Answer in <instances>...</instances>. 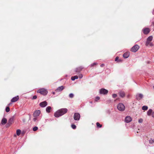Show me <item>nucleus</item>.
Instances as JSON below:
<instances>
[{
  "label": "nucleus",
  "mask_w": 154,
  "mask_h": 154,
  "mask_svg": "<svg viewBox=\"0 0 154 154\" xmlns=\"http://www.w3.org/2000/svg\"><path fill=\"white\" fill-rule=\"evenodd\" d=\"M132 121L131 117L129 116H127L126 117L125 119V121L127 123H129Z\"/></svg>",
  "instance_id": "nucleus-11"
},
{
  "label": "nucleus",
  "mask_w": 154,
  "mask_h": 154,
  "mask_svg": "<svg viewBox=\"0 0 154 154\" xmlns=\"http://www.w3.org/2000/svg\"><path fill=\"white\" fill-rule=\"evenodd\" d=\"M108 91L105 89L102 88L100 89V94H106L108 93Z\"/></svg>",
  "instance_id": "nucleus-6"
},
{
  "label": "nucleus",
  "mask_w": 154,
  "mask_h": 154,
  "mask_svg": "<svg viewBox=\"0 0 154 154\" xmlns=\"http://www.w3.org/2000/svg\"><path fill=\"white\" fill-rule=\"evenodd\" d=\"M82 74H80L79 75V78L80 79H81L82 77Z\"/></svg>",
  "instance_id": "nucleus-35"
},
{
  "label": "nucleus",
  "mask_w": 154,
  "mask_h": 154,
  "mask_svg": "<svg viewBox=\"0 0 154 154\" xmlns=\"http://www.w3.org/2000/svg\"><path fill=\"white\" fill-rule=\"evenodd\" d=\"M37 120V118L36 117H35V118H34L33 119V120L35 122L36 121V120Z\"/></svg>",
  "instance_id": "nucleus-34"
},
{
  "label": "nucleus",
  "mask_w": 154,
  "mask_h": 154,
  "mask_svg": "<svg viewBox=\"0 0 154 154\" xmlns=\"http://www.w3.org/2000/svg\"><path fill=\"white\" fill-rule=\"evenodd\" d=\"M148 107L147 106H143L142 107V109L144 110H146L148 109Z\"/></svg>",
  "instance_id": "nucleus-23"
},
{
  "label": "nucleus",
  "mask_w": 154,
  "mask_h": 154,
  "mask_svg": "<svg viewBox=\"0 0 154 154\" xmlns=\"http://www.w3.org/2000/svg\"><path fill=\"white\" fill-rule=\"evenodd\" d=\"M150 42H149V41L147 40V41L146 42V45L147 46H148L149 45V43H150Z\"/></svg>",
  "instance_id": "nucleus-27"
},
{
  "label": "nucleus",
  "mask_w": 154,
  "mask_h": 154,
  "mask_svg": "<svg viewBox=\"0 0 154 154\" xmlns=\"http://www.w3.org/2000/svg\"><path fill=\"white\" fill-rule=\"evenodd\" d=\"M96 125L97 127L99 128H101L102 127V125L100 124L98 122H97Z\"/></svg>",
  "instance_id": "nucleus-24"
},
{
  "label": "nucleus",
  "mask_w": 154,
  "mask_h": 154,
  "mask_svg": "<svg viewBox=\"0 0 154 154\" xmlns=\"http://www.w3.org/2000/svg\"><path fill=\"white\" fill-rule=\"evenodd\" d=\"M129 56V53L128 52L125 53L123 55L124 57L125 58H128Z\"/></svg>",
  "instance_id": "nucleus-16"
},
{
  "label": "nucleus",
  "mask_w": 154,
  "mask_h": 154,
  "mask_svg": "<svg viewBox=\"0 0 154 154\" xmlns=\"http://www.w3.org/2000/svg\"><path fill=\"white\" fill-rule=\"evenodd\" d=\"M54 116L56 117H59L61 116L60 109L57 110L54 113Z\"/></svg>",
  "instance_id": "nucleus-10"
},
{
  "label": "nucleus",
  "mask_w": 154,
  "mask_h": 154,
  "mask_svg": "<svg viewBox=\"0 0 154 154\" xmlns=\"http://www.w3.org/2000/svg\"><path fill=\"white\" fill-rule=\"evenodd\" d=\"M71 127L73 129H75L76 128V126L74 125H71Z\"/></svg>",
  "instance_id": "nucleus-29"
},
{
  "label": "nucleus",
  "mask_w": 154,
  "mask_h": 154,
  "mask_svg": "<svg viewBox=\"0 0 154 154\" xmlns=\"http://www.w3.org/2000/svg\"><path fill=\"white\" fill-rule=\"evenodd\" d=\"M19 99L18 96L15 97H13L11 100V102H14L17 101Z\"/></svg>",
  "instance_id": "nucleus-13"
},
{
  "label": "nucleus",
  "mask_w": 154,
  "mask_h": 154,
  "mask_svg": "<svg viewBox=\"0 0 154 154\" xmlns=\"http://www.w3.org/2000/svg\"><path fill=\"white\" fill-rule=\"evenodd\" d=\"M153 88L154 89V86H153Z\"/></svg>",
  "instance_id": "nucleus-43"
},
{
  "label": "nucleus",
  "mask_w": 154,
  "mask_h": 154,
  "mask_svg": "<svg viewBox=\"0 0 154 154\" xmlns=\"http://www.w3.org/2000/svg\"><path fill=\"white\" fill-rule=\"evenodd\" d=\"M7 122V119L5 118H3L1 121V124L3 125L5 124Z\"/></svg>",
  "instance_id": "nucleus-14"
},
{
  "label": "nucleus",
  "mask_w": 154,
  "mask_h": 154,
  "mask_svg": "<svg viewBox=\"0 0 154 154\" xmlns=\"http://www.w3.org/2000/svg\"><path fill=\"white\" fill-rule=\"evenodd\" d=\"M100 99V98L99 97H97L95 98V100L96 101H97L98 100H99Z\"/></svg>",
  "instance_id": "nucleus-30"
},
{
  "label": "nucleus",
  "mask_w": 154,
  "mask_h": 154,
  "mask_svg": "<svg viewBox=\"0 0 154 154\" xmlns=\"http://www.w3.org/2000/svg\"><path fill=\"white\" fill-rule=\"evenodd\" d=\"M139 46L136 45L134 46L131 49V51L133 52H136L139 49Z\"/></svg>",
  "instance_id": "nucleus-3"
},
{
  "label": "nucleus",
  "mask_w": 154,
  "mask_h": 154,
  "mask_svg": "<svg viewBox=\"0 0 154 154\" xmlns=\"http://www.w3.org/2000/svg\"><path fill=\"white\" fill-rule=\"evenodd\" d=\"M41 113L40 110H36L33 113V116L34 117H37L39 116Z\"/></svg>",
  "instance_id": "nucleus-7"
},
{
  "label": "nucleus",
  "mask_w": 154,
  "mask_h": 154,
  "mask_svg": "<svg viewBox=\"0 0 154 154\" xmlns=\"http://www.w3.org/2000/svg\"><path fill=\"white\" fill-rule=\"evenodd\" d=\"M37 93H40L41 94L44 95H46L48 93L47 90L44 88H42L39 90L37 91Z\"/></svg>",
  "instance_id": "nucleus-1"
},
{
  "label": "nucleus",
  "mask_w": 154,
  "mask_h": 154,
  "mask_svg": "<svg viewBox=\"0 0 154 154\" xmlns=\"http://www.w3.org/2000/svg\"><path fill=\"white\" fill-rule=\"evenodd\" d=\"M119 95L122 97H123L125 96V94L123 92L121 91L119 92Z\"/></svg>",
  "instance_id": "nucleus-19"
},
{
  "label": "nucleus",
  "mask_w": 154,
  "mask_h": 154,
  "mask_svg": "<svg viewBox=\"0 0 154 154\" xmlns=\"http://www.w3.org/2000/svg\"><path fill=\"white\" fill-rule=\"evenodd\" d=\"M38 128L37 127H34L33 128V130L34 131H35L37 130Z\"/></svg>",
  "instance_id": "nucleus-25"
},
{
  "label": "nucleus",
  "mask_w": 154,
  "mask_h": 154,
  "mask_svg": "<svg viewBox=\"0 0 154 154\" xmlns=\"http://www.w3.org/2000/svg\"><path fill=\"white\" fill-rule=\"evenodd\" d=\"M152 116L153 117H154V111L152 112Z\"/></svg>",
  "instance_id": "nucleus-40"
},
{
  "label": "nucleus",
  "mask_w": 154,
  "mask_h": 154,
  "mask_svg": "<svg viewBox=\"0 0 154 154\" xmlns=\"http://www.w3.org/2000/svg\"><path fill=\"white\" fill-rule=\"evenodd\" d=\"M60 110L62 116L67 112L68 109L66 108H63L60 109Z\"/></svg>",
  "instance_id": "nucleus-5"
},
{
  "label": "nucleus",
  "mask_w": 154,
  "mask_h": 154,
  "mask_svg": "<svg viewBox=\"0 0 154 154\" xmlns=\"http://www.w3.org/2000/svg\"><path fill=\"white\" fill-rule=\"evenodd\" d=\"M113 98H115L117 97V95L116 94H113L112 95Z\"/></svg>",
  "instance_id": "nucleus-33"
},
{
  "label": "nucleus",
  "mask_w": 154,
  "mask_h": 154,
  "mask_svg": "<svg viewBox=\"0 0 154 154\" xmlns=\"http://www.w3.org/2000/svg\"><path fill=\"white\" fill-rule=\"evenodd\" d=\"M52 93L53 94H55V93L54 92H53Z\"/></svg>",
  "instance_id": "nucleus-42"
},
{
  "label": "nucleus",
  "mask_w": 154,
  "mask_h": 154,
  "mask_svg": "<svg viewBox=\"0 0 154 154\" xmlns=\"http://www.w3.org/2000/svg\"><path fill=\"white\" fill-rule=\"evenodd\" d=\"M5 110H6V111L7 112H9L10 111L9 108L8 107H7L6 108Z\"/></svg>",
  "instance_id": "nucleus-26"
},
{
  "label": "nucleus",
  "mask_w": 154,
  "mask_h": 154,
  "mask_svg": "<svg viewBox=\"0 0 154 154\" xmlns=\"http://www.w3.org/2000/svg\"><path fill=\"white\" fill-rule=\"evenodd\" d=\"M64 89V87L63 86H62L58 87L56 90L57 91H60Z\"/></svg>",
  "instance_id": "nucleus-15"
},
{
  "label": "nucleus",
  "mask_w": 154,
  "mask_h": 154,
  "mask_svg": "<svg viewBox=\"0 0 154 154\" xmlns=\"http://www.w3.org/2000/svg\"><path fill=\"white\" fill-rule=\"evenodd\" d=\"M47 104V102L46 101H44L40 103L39 104V105L42 107H44L46 106Z\"/></svg>",
  "instance_id": "nucleus-8"
},
{
  "label": "nucleus",
  "mask_w": 154,
  "mask_h": 154,
  "mask_svg": "<svg viewBox=\"0 0 154 154\" xmlns=\"http://www.w3.org/2000/svg\"><path fill=\"white\" fill-rule=\"evenodd\" d=\"M152 109H149L147 112V114L148 116H152Z\"/></svg>",
  "instance_id": "nucleus-17"
},
{
  "label": "nucleus",
  "mask_w": 154,
  "mask_h": 154,
  "mask_svg": "<svg viewBox=\"0 0 154 154\" xmlns=\"http://www.w3.org/2000/svg\"><path fill=\"white\" fill-rule=\"evenodd\" d=\"M143 121V120L142 119H140L138 120V122L140 123H142Z\"/></svg>",
  "instance_id": "nucleus-32"
},
{
  "label": "nucleus",
  "mask_w": 154,
  "mask_h": 154,
  "mask_svg": "<svg viewBox=\"0 0 154 154\" xmlns=\"http://www.w3.org/2000/svg\"><path fill=\"white\" fill-rule=\"evenodd\" d=\"M143 31L144 34H147L150 32V30L149 28H146L143 29Z\"/></svg>",
  "instance_id": "nucleus-9"
},
{
  "label": "nucleus",
  "mask_w": 154,
  "mask_h": 154,
  "mask_svg": "<svg viewBox=\"0 0 154 154\" xmlns=\"http://www.w3.org/2000/svg\"><path fill=\"white\" fill-rule=\"evenodd\" d=\"M149 45H150V46H152L153 45V44L152 43L150 42L149 43Z\"/></svg>",
  "instance_id": "nucleus-38"
},
{
  "label": "nucleus",
  "mask_w": 154,
  "mask_h": 154,
  "mask_svg": "<svg viewBox=\"0 0 154 154\" xmlns=\"http://www.w3.org/2000/svg\"><path fill=\"white\" fill-rule=\"evenodd\" d=\"M117 108L119 110L123 111L125 110V107L124 104L122 103H120L118 105Z\"/></svg>",
  "instance_id": "nucleus-2"
},
{
  "label": "nucleus",
  "mask_w": 154,
  "mask_h": 154,
  "mask_svg": "<svg viewBox=\"0 0 154 154\" xmlns=\"http://www.w3.org/2000/svg\"><path fill=\"white\" fill-rule=\"evenodd\" d=\"M153 37L152 36H150L148 37V38H147V40L149 41V42H151L152 40Z\"/></svg>",
  "instance_id": "nucleus-21"
},
{
  "label": "nucleus",
  "mask_w": 154,
  "mask_h": 154,
  "mask_svg": "<svg viewBox=\"0 0 154 154\" xmlns=\"http://www.w3.org/2000/svg\"><path fill=\"white\" fill-rule=\"evenodd\" d=\"M149 142L150 143H152L154 142V140L150 139L149 140Z\"/></svg>",
  "instance_id": "nucleus-28"
},
{
  "label": "nucleus",
  "mask_w": 154,
  "mask_h": 154,
  "mask_svg": "<svg viewBox=\"0 0 154 154\" xmlns=\"http://www.w3.org/2000/svg\"><path fill=\"white\" fill-rule=\"evenodd\" d=\"M80 116L79 113H75L74 116V119L75 120H79L80 118Z\"/></svg>",
  "instance_id": "nucleus-4"
},
{
  "label": "nucleus",
  "mask_w": 154,
  "mask_h": 154,
  "mask_svg": "<svg viewBox=\"0 0 154 154\" xmlns=\"http://www.w3.org/2000/svg\"><path fill=\"white\" fill-rule=\"evenodd\" d=\"M51 109V106H48L46 108V111L47 112L49 113L50 112V110Z\"/></svg>",
  "instance_id": "nucleus-18"
},
{
  "label": "nucleus",
  "mask_w": 154,
  "mask_h": 154,
  "mask_svg": "<svg viewBox=\"0 0 154 154\" xmlns=\"http://www.w3.org/2000/svg\"><path fill=\"white\" fill-rule=\"evenodd\" d=\"M118 59L119 57H116L115 58V61H117L118 60Z\"/></svg>",
  "instance_id": "nucleus-39"
},
{
  "label": "nucleus",
  "mask_w": 154,
  "mask_h": 154,
  "mask_svg": "<svg viewBox=\"0 0 154 154\" xmlns=\"http://www.w3.org/2000/svg\"><path fill=\"white\" fill-rule=\"evenodd\" d=\"M21 133V131L20 129H17L16 131V134L17 135L19 136L20 135Z\"/></svg>",
  "instance_id": "nucleus-20"
},
{
  "label": "nucleus",
  "mask_w": 154,
  "mask_h": 154,
  "mask_svg": "<svg viewBox=\"0 0 154 154\" xmlns=\"http://www.w3.org/2000/svg\"><path fill=\"white\" fill-rule=\"evenodd\" d=\"M143 97V95L141 94H137L136 95V98L138 100H140Z\"/></svg>",
  "instance_id": "nucleus-12"
},
{
  "label": "nucleus",
  "mask_w": 154,
  "mask_h": 154,
  "mask_svg": "<svg viewBox=\"0 0 154 154\" xmlns=\"http://www.w3.org/2000/svg\"><path fill=\"white\" fill-rule=\"evenodd\" d=\"M78 79V77L77 75H75L71 77V80L72 81H74L75 79Z\"/></svg>",
  "instance_id": "nucleus-22"
},
{
  "label": "nucleus",
  "mask_w": 154,
  "mask_h": 154,
  "mask_svg": "<svg viewBox=\"0 0 154 154\" xmlns=\"http://www.w3.org/2000/svg\"><path fill=\"white\" fill-rule=\"evenodd\" d=\"M96 63H94L91 65V66H93L94 65H96Z\"/></svg>",
  "instance_id": "nucleus-37"
},
{
  "label": "nucleus",
  "mask_w": 154,
  "mask_h": 154,
  "mask_svg": "<svg viewBox=\"0 0 154 154\" xmlns=\"http://www.w3.org/2000/svg\"><path fill=\"white\" fill-rule=\"evenodd\" d=\"M37 96L36 95H35L33 97V99H36L37 98Z\"/></svg>",
  "instance_id": "nucleus-36"
},
{
  "label": "nucleus",
  "mask_w": 154,
  "mask_h": 154,
  "mask_svg": "<svg viewBox=\"0 0 154 154\" xmlns=\"http://www.w3.org/2000/svg\"><path fill=\"white\" fill-rule=\"evenodd\" d=\"M104 65L103 64H102L100 65L101 67H103L104 66Z\"/></svg>",
  "instance_id": "nucleus-41"
},
{
  "label": "nucleus",
  "mask_w": 154,
  "mask_h": 154,
  "mask_svg": "<svg viewBox=\"0 0 154 154\" xmlns=\"http://www.w3.org/2000/svg\"><path fill=\"white\" fill-rule=\"evenodd\" d=\"M74 96L73 94L71 93L69 94V97L70 98H72Z\"/></svg>",
  "instance_id": "nucleus-31"
}]
</instances>
